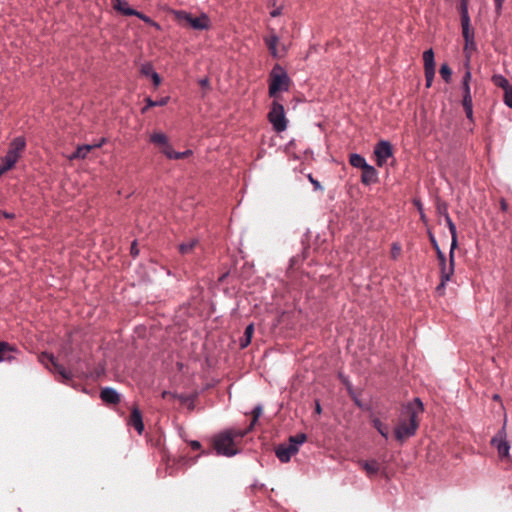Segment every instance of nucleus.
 Segmentation results:
<instances>
[{"mask_svg": "<svg viewBox=\"0 0 512 512\" xmlns=\"http://www.w3.org/2000/svg\"><path fill=\"white\" fill-rule=\"evenodd\" d=\"M423 411V403L419 398H415L405 406L399 423L394 431L395 438L398 441L403 442L405 439L415 435L419 427L420 415Z\"/></svg>", "mask_w": 512, "mask_h": 512, "instance_id": "f257e3e1", "label": "nucleus"}, {"mask_svg": "<svg viewBox=\"0 0 512 512\" xmlns=\"http://www.w3.org/2000/svg\"><path fill=\"white\" fill-rule=\"evenodd\" d=\"M174 19L183 27H190L194 30H208L211 27L210 18L202 13L194 17L191 13L184 10H174L172 12Z\"/></svg>", "mask_w": 512, "mask_h": 512, "instance_id": "f03ea898", "label": "nucleus"}, {"mask_svg": "<svg viewBox=\"0 0 512 512\" xmlns=\"http://www.w3.org/2000/svg\"><path fill=\"white\" fill-rule=\"evenodd\" d=\"M291 79L287 72L279 64L274 65L269 74V96L276 97L281 91H288Z\"/></svg>", "mask_w": 512, "mask_h": 512, "instance_id": "7ed1b4c3", "label": "nucleus"}, {"mask_svg": "<svg viewBox=\"0 0 512 512\" xmlns=\"http://www.w3.org/2000/svg\"><path fill=\"white\" fill-rule=\"evenodd\" d=\"M241 432L237 431H227L222 434H219L214 438V449L217 454L224 456H233L237 453V449L235 448V439L238 438L237 434ZM241 437H239L240 439Z\"/></svg>", "mask_w": 512, "mask_h": 512, "instance_id": "20e7f679", "label": "nucleus"}, {"mask_svg": "<svg viewBox=\"0 0 512 512\" xmlns=\"http://www.w3.org/2000/svg\"><path fill=\"white\" fill-rule=\"evenodd\" d=\"M39 361L45 365L49 370L58 374L59 380L63 383H68L71 380V374L59 363L56 362L52 354L43 352L39 355Z\"/></svg>", "mask_w": 512, "mask_h": 512, "instance_id": "39448f33", "label": "nucleus"}, {"mask_svg": "<svg viewBox=\"0 0 512 512\" xmlns=\"http://www.w3.org/2000/svg\"><path fill=\"white\" fill-rule=\"evenodd\" d=\"M268 119L273 125V128L277 132H282L287 128V119L285 117V111L282 104L274 101L271 109L268 113Z\"/></svg>", "mask_w": 512, "mask_h": 512, "instance_id": "423d86ee", "label": "nucleus"}, {"mask_svg": "<svg viewBox=\"0 0 512 512\" xmlns=\"http://www.w3.org/2000/svg\"><path fill=\"white\" fill-rule=\"evenodd\" d=\"M26 146L25 139L23 137L15 138L8 149L7 154L1 159L8 167L13 168L15 163L20 158Z\"/></svg>", "mask_w": 512, "mask_h": 512, "instance_id": "0eeeda50", "label": "nucleus"}, {"mask_svg": "<svg viewBox=\"0 0 512 512\" xmlns=\"http://www.w3.org/2000/svg\"><path fill=\"white\" fill-rule=\"evenodd\" d=\"M506 421L503 427L497 432V434L491 439V445L498 451V455L501 459H509L510 445L507 441L506 435Z\"/></svg>", "mask_w": 512, "mask_h": 512, "instance_id": "6e6552de", "label": "nucleus"}, {"mask_svg": "<svg viewBox=\"0 0 512 512\" xmlns=\"http://www.w3.org/2000/svg\"><path fill=\"white\" fill-rule=\"evenodd\" d=\"M264 42L274 58H281L286 54V46L280 44L279 37L275 34L273 29H270L269 34L264 37Z\"/></svg>", "mask_w": 512, "mask_h": 512, "instance_id": "1a4fd4ad", "label": "nucleus"}, {"mask_svg": "<svg viewBox=\"0 0 512 512\" xmlns=\"http://www.w3.org/2000/svg\"><path fill=\"white\" fill-rule=\"evenodd\" d=\"M392 155V146L388 141L382 140L376 144L374 148V156L379 167H382L387 162V159L392 157Z\"/></svg>", "mask_w": 512, "mask_h": 512, "instance_id": "9d476101", "label": "nucleus"}, {"mask_svg": "<svg viewBox=\"0 0 512 512\" xmlns=\"http://www.w3.org/2000/svg\"><path fill=\"white\" fill-rule=\"evenodd\" d=\"M440 266V274H441V282L437 287V290L444 288L447 281L451 279V276L454 274V250L450 249L449 252V265L446 264V258L443 262H439Z\"/></svg>", "mask_w": 512, "mask_h": 512, "instance_id": "9b49d317", "label": "nucleus"}, {"mask_svg": "<svg viewBox=\"0 0 512 512\" xmlns=\"http://www.w3.org/2000/svg\"><path fill=\"white\" fill-rule=\"evenodd\" d=\"M462 90V106L465 111L466 117L473 121V101L471 95L470 84L461 83Z\"/></svg>", "mask_w": 512, "mask_h": 512, "instance_id": "f8f14e48", "label": "nucleus"}, {"mask_svg": "<svg viewBox=\"0 0 512 512\" xmlns=\"http://www.w3.org/2000/svg\"><path fill=\"white\" fill-rule=\"evenodd\" d=\"M298 450L299 449L295 444H281L276 448L275 454L281 462L287 463L290 461L291 457L298 452Z\"/></svg>", "mask_w": 512, "mask_h": 512, "instance_id": "ddd939ff", "label": "nucleus"}, {"mask_svg": "<svg viewBox=\"0 0 512 512\" xmlns=\"http://www.w3.org/2000/svg\"><path fill=\"white\" fill-rule=\"evenodd\" d=\"M18 353L19 350L15 345L0 341V362H11L16 358L15 355Z\"/></svg>", "mask_w": 512, "mask_h": 512, "instance_id": "4468645a", "label": "nucleus"}, {"mask_svg": "<svg viewBox=\"0 0 512 512\" xmlns=\"http://www.w3.org/2000/svg\"><path fill=\"white\" fill-rule=\"evenodd\" d=\"M128 425L135 428L138 434H142L144 431V423L142 419V414L137 407H133L131 409V414L128 419Z\"/></svg>", "mask_w": 512, "mask_h": 512, "instance_id": "2eb2a0df", "label": "nucleus"}, {"mask_svg": "<svg viewBox=\"0 0 512 512\" xmlns=\"http://www.w3.org/2000/svg\"><path fill=\"white\" fill-rule=\"evenodd\" d=\"M150 142L158 147H160L161 152L166 155V151L168 148H172L169 144L168 137L162 132H155L150 136Z\"/></svg>", "mask_w": 512, "mask_h": 512, "instance_id": "dca6fc26", "label": "nucleus"}, {"mask_svg": "<svg viewBox=\"0 0 512 512\" xmlns=\"http://www.w3.org/2000/svg\"><path fill=\"white\" fill-rule=\"evenodd\" d=\"M100 398L106 404L116 405L120 402L119 393L115 389L110 388V387H105V388L101 389Z\"/></svg>", "mask_w": 512, "mask_h": 512, "instance_id": "f3484780", "label": "nucleus"}, {"mask_svg": "<svg viewBox=\"0 0 512 512\" xmlns=\"http://www.w3.org/2000/svg\"><path fill=\"white\" fill-rule=\"evenodd\" d=\"M361 182L364 185H371L378 182V172L377 170L371 166L367 165L364 169H362Z\"/></svg>", "mask_w": 512, "mask_h": 512, "instance_id": "a211bd4d", "label": "nucleus"}, {"mask_svg": "<svg viewBox=\"0 0 512 512\" xmlns=\"http://www.w3.org/2000/svg\"><path fill=\"white\" fill-rule=\"evenodd\" d=\"M361 468L366 472L367 476L373 477L378 474L380 470V464L376 460H367L359 462Z\"/></svg>", "mask_w": 512, "mask_h": 512, "instance_id": "6ab92c4d", "label": "nucleus"}, {"mask_svg": "<svg viewBox=\"0 0 512 512\" xmlns=\"http://www.w3.org/2000/svg\"><path fill=\"white\" fill-rule=\"evenodd\" d=\"M126 16H136L138 17L139 19H141L142 21H144L145 23L151 25L152 27H154L155 29L157 30H160L161 29V26L155 22L154 20H152L150 17H148L147 15L137 11V10H126Z\"/></svg>", "mask_w": 512, "mask_h": 512, "instance_id": "aec40b11", "label": "nucleus"}, {"mask_svg": "<svg viewBox=\"0 0 512 512\" xmlns=\"http://www.w3.org/2000/svg\"><path fill=\"white\" fill-rule=\"evenodd\" d=\"M262 412H263L262 407L260 405L256 406L253 409V411H252V421H251L250 426L246 430H244L243 432H239L237 434V436L238 437H244L247 433H249L253 429V427L256 424V422L258 421V419L261 416Z\"/></svg>", "mask_w": 512, "mask_h": 512, "instance_id": "412c9836", "label": "nucleus"}, {"mask_svg": "<svg viewBox=\"0 0 512 512\" xmlns=\"http://www.w3.org/2000/svg\"><path fill=\"white\" fill-rule=\"evenodd\" d=\"M445 219V222L449 228V231L451 233V238H452V242H451V250H455L456 247H457V230H456V226L455 224L453 223L451 217L449 215H446V217L444 218Z\"/></svg>", "mask_w": 512, "mask_h": 512, "instance_id": "4be33fe9", "label": "nucleus"}, {"mask_svg": "<svg viewBox=\"0 0 512 512\" xmlns=\"http://www.w3.org/2000/svg\"><path fill=\"white\" fill-rule=\"evenodd\" d=\"M199 241L197 239H190L187 242H183L179 245V252L182 255H188L198 246Z\"/></svg>", "mask_w": 512, "mask_h": 512, "instance_id": "5701e85b", "label": "nucleus"}, {"mask_svg": "<svg viewBox=\"0 0 512 512\" xmlns=\"http://www.w3.org/2000/svg\"><path fill=\"white\" fill-rule=\"evenodd\" d=\"M101 144L98 145H83L77 148V150L71 156V159H84L87 154L95 147H100Z\"/></svg>", "mask_w": 512, "mask_h": 512, "instance_id": "b1692460", "label": "nucleus"}, {"mask_svg": "<svg viewBox=\"0 0 512 512\" xmlns=\"http://www.w3.org/2000/svg\"><path fill=\"white\" fill-rule=\"evenodd\" d=\"M371 423L373 427L383 436L386 440L389 437V427L388 425L381 422L378 418H372Z\"/></svg>", "mask_w": 512, "mask_h": 512, "instance_id": "393cba45", "label": "nucleus"}, {"mask_svg": "<svg viewBox=\"0 0 512 512\" xmlns=\"http://www.w3.org/2000/svg\"><path fill=\"white\" fill-rule=\"evenodd\" d=\"M424 70H435L434 52L428 49L423 53Z\"/></svg>", "mask_w": 512, "mask_h": 512, "instance_id": "a878e982", "label": "nucleus"}, {"mask_svg": "<svg viewBox=\"0 0 512 512\" xmlns=\"http://www.w3.org/2000/svg\"><path fill=\"white\" fill-rule=\"evenodd\" d=\"M254 334V325L249 324L244 331L243 337L240 339V347L246 348L250 343Z\"/></svg>", "mask_w": 512, "mask_h": 512, "instance_id": "bb28decb", "label": "nucleus"}, {"mask_svg": "<svg viewBox=\"0 0 512 512\" xmlns=\"http://www.w3.org/2000/svg\"><path fill=\"white\" fill-rule=\"evenodd\" d=\"M491 81L495 86L503 89V91L512 87V85L509 83V81L504 76H502L500 74L493 75L491 78Z\"/></svg>", "mask_w": 512, "mask_h": 512, "instance_id": "cd10ccee", "label": "nucleus"}, {"mask_svg": "<svg viewBox=\"0 0 512 512\" xmlns=\"http://www.w3.org/2000/svg\"><path fill=\"white\" fill-rule=\"evenodd\" d=\"M349 163L351 166L355 168L364 169L367 166V162L363 156L360 154L353 153L349 156Z\"/></svg>", "mask_w": 512, "mask_h": 512, "instance_id": "c85d7f7f", "label": "nucleus"}, {"mask_svg": "<svg viewBox=\"0 0 512 512\" xmlns=\"http://www.w3.org/2000/svg\"><path fill=\"white\" fill-rule=\"evenodd\" d=\"M461 27L465 42H471V40H474V30L471 28L470 21L461 22Z\"/></svg>", "mask_w": 512, "mask_h": 512, "instance_id": "c756f323", "label": "nucleus"}, {"mask_svg": "<svg viewBox=\"0 0 512 512\" xmlns=\"http://www.w3.org/2000/svg\"><path fill=\"white\" fill-rule=\"evenodd\" d=\"M191 154V150H186L184 152H176L173 150V148H168L166 151V157L169 159H184L189 157Z\"/></svg>", "mask_w": 512, "mask_h": 512, "instance_id": "7c9ffc66", "label": "nucleus"}, {"mask_svg": "<svg viewBox=\"0 0 512 512\" xmlns=\"http://www.w3.org/2000/svg\"><path fill=\"white\" fill-rule=\"evenodd\" d=\"M112 7L123 15H126V10H134L129 7L128 2L123 0H111Z\"/></svg>", "mask_w": 512, "mask_h": 512, "instance_id": "2f4dec72", "label": "nucleus"}, {"mask_svg": "<svg viewBox=\"0 0 512 512\" xmlns=\"http://www.w3.org/2000/svg\"><path fill=\"white\" fill-rule=\"evenodd\" d=\"M168 101H169V97H163V98H161V99H160V100H158V101H153L152 99L147 98V99H146V103H147V104H146V106L143 108V110H142V111H143V112H146V110H147L148 108H151V107H154V106H164V105H166V104L168 103Z\"/></svg>", "mask_w": 512, "mask_h": 512, "instance_id": "473e14b6", "label": "nucleus"}, {"mask_svg": "<svg viewBox=\"0 0 512 512\" xmlns=\"http://www.w3.org/2000/svg\"><path fill=\"white\" fill-rule=\"evenodd\" d=\"M439 73L446 83H449L451 81L452 70L447 64L441 65Z\"/></svg>", "mask_w": 512, "mask_h": 512, "instance_id": "72a5a7b5", "label": "nucleus"}, {"mask_svg": "<svg viewBox=\"0 0 512 512\" xmlns=\"http://www.w3.org/2000/svg\"><path fill=\"white\" fill-rule=\"evenodd\" d=\"M459 12L461 16V22L470 21L469 13H468V3L459 4Z\"/></svg>", "mask_w": 512, "mask_h": 512, "instance_id": "f704fd0d", "label": "nucleus"}, {"mask_svg": "<svg viewBox=\"0 0 512 512\" xmlns=\"http://www.w3.org/2000/svg\"><path fill=\"white\" fill-rule=\"evenodd\" d=\"M307 440V436L304 433L297 434L295 436H291L289 438L290 444H295L298 447L300 444H303Z\"/></svg>", "mask_w": 512, "mask_h": 512, "instance_id": "c9c22d12", "label": "nucleus"}, {"mask_svg": "<svg viewBox=\"0 0 512 512\" xmlns=\"http://www.w3.org/2000/svg\"><path fill=\"white\" fill-rule=\"evenodd\" d=\"M430 239H431V243L433 245V248L435 249V252L437 254L438 261L439 262H443L444 259L446 258L444 253L440 250V248H439L435 238L433 236H431Z\"/></svg>", "mask_w": 512, "mask_h": 512, "instance_id": "e433bc0d", "label": "nucleus"}, {"mask_svg": "<svg viewBox=\"0 0 512 512\" xmlns=\"http://www.w3.org/2000/svg\"><path fill=\"white\" fill-rule=\"evenodd\" d=\"M437 212H438V214L442 215L444 218L446 217V215H449L447 204L445 202L438 201L437 202Z\"/></svg>", "mask_w": 512, "mask_h": 512, "instance_id": "4c0bfd02", "label": "nucleus"}, {"mask_svg": "<svg viewBox=\"0 0 512 512\" xmlns=\"http://www.w3.org/2000/svg\"><path fill=\"white\" fill-rule=\"evenodd\" d=\"M175 399H178L182 404H188L189 403L190 408H193V402H194L193 397L188 396V395H178V394H176V398Z\"/></svg>", "mask_w": 512, "mask_h": 512, "instance_id": "58836bf2", "label": "nucleus"}, {"mask_svg": "<svg viewBox=\"0 0 512 512\" xmlns=\"http://www.w3.org/2000/svg\"><path fill=\"white\" fill-rule=\"evenodd\" d=\"M465 66H466V70H465V72L463 74L461 83L470 84L471 80H472V74H471V71H470V67H469V62L468 61H467Z\"/></svg>", "mask_w": 512, "mask_h": 512, "instance_id": "ea45409f", "label": "nucleus"}, {"mask_svg": "<svg viewBox=\"0 0 512 512\" xmlns=\"http://www.w3.org/2000/svg\"><path fill=\"white\" fill-rule=\"evenodd\" d=\"M425 73V79H426V87H431L434 77H435V70H424Z\"/></svg>", "mask_w": 512, "mask_h": 512, "instance_id": "a19ab883", "label": "nucleus"}, {"mask_svg": "<svg viewBox=\"0 0 512 512\" xmlns=\"http://www.w3.org/2000/svg\"><path fill=\"white\" fill-rule=\"evenodd\" d=\"M504 103L512 108V87L504 91Z\"/></svg>", "mask_w": 512, "mask_h": 512, "instance_id": "79ce46f5", "label": "nucleus"}, {"mask_svg": "<svg viewBox=\"0 0 512 512\" xmlns=\"http://www.w3.org/2000/svg\"><path fill=\"white\" fill-rule=\"evenodd\" d=\"M401 254V246L398 243H393L391 247V258L397 259Z\"/></svg>", "mask_w": 512, "mask_h": 512, "instance_id": "37998d69", "label": "nucleus"}, {"mask_svg": "<svg viewBox=\"0 0 512 512\" xmlns=\"http://www.w3.org/2000/svg\"><path fill=\"white\" fill-rule=\"evenodd\" d=\"M476 49V46H475V42L474 40H471V42H465V45H464V52L466 53L467 55V58H468V62H469V53L473 50Z\"/></svg>", "mask_w": 512, "mask_h": 512, "instance_id": "c03bdc74", "label": "nucleus"}, {"mask_svg": "<svg viewBox=\"0 0 512 512\" xmlns=\"http://www.w3.org/2000/svg\"><path fill=\"white\" fill-rule=\"evenodd\" d=\"M141 72H142V74L151 77V72H154V71H153V68H152V66L150 64H146V65L142 66Z\"/></svg>", "mask_w": 512, "mask_h": 512, "instance_id": "a18cd8bd", "label": "nucleus"}, {"mask_svg": "<svg viewBox=\"0 0 512 512\" xmlns=\"http://www.w3.org/2000/svg\"><path fill=\"white\" fill-rule=\"evenodd\" d=\"M151 79H152V81H153V84H154L156 87L160 85V83H161V78H160V76H159V74H158V73H156V72H151Z\"/></svg>", "mask_w": 512, "mask_h": 512, "instance_id": "49530a36", "label": "nucleus"}, {"mask_svg": "<svg viewBox=\"0 0 512 512\" xmlns=\"http://www.w3.org/2000/svg\"><path fill=\"white\" fill-rule=\"evenodd\" d=\"M504 1L505 0H494L495 10L497 14L501 13Z\"/></svg>", "mask_w": 512, "mask_h": 512, "instance_id": "de8ad7c7", "label": "nucleus"}, {"mask_svg": "<svg viewBox=\"0 0 512 512\" xmlns=\"http://www.w3.org/2000/svg\"><path fill=\"white\" fill-rule=\"evenodd\" d=\"M309 180L313 184L315 190H323L319 181L315 180L311 175H309Z\"/></svg>", "mask_w": 512, "mask_h": 512, "instance_id": "09e8293b", "label": "nucleus"}, {"mask_svg": "<svg viewBox=\"0 0 512 512\" xmlns=\"http://www.w3.org/2000/svg\"><path fill=\"white\" fill-rule=\"evenodd\" d=\"M10 169H12L11 167H8L5 163H3L1 161V164H0V177L6 173L7 171H9Z\"/></svg>", "mask_w": 512, "mask_h": 512, "instance_id": "8fccbe9b", "label": "nucleus"}, {"mask_svg": "<svg viewBox=\"0 0 512 512\" xmlns=\"http://www.w3.org/2000/svg\"><path fill=\"white\" fill-rule=\"evenodd\" d=\"M162 398H164V399H171V398L175 399L176 398V394L172 393V392H169V391H163Z\"/></svg>", "mask_w": 512, "mask_h": 512, "instance_id": "3c124183", "label": "nucleus"}, {"mask_svg": "<svg viewBox=\"0 0 512 512\" xmlns=\"http://www.w3.org/2000/svg\"><path fill=\"white\" fill-rule=\"evenodd\" d=\"M190 446L193 450H199L201 448L200 442L196 440L191 441Z\"/></svg>", "mask_w": 512, "mask_h": 512, "instance_id": "603ef678", "label": "nucleus"}, {"mask_svg": "<svg viewBox=\"0 0 512 512\" xmlns=\"http://www.w3.org/2000/svg\"><path fill=\"white\" fill-rule=\"evenodd\" d=\"M271 17H277L281 15V7L275 8L270 12Z\"/></svg>", "mask_w": 512, "mask_h": 512, "instance_id": "864d4df0", "label": "nucleus"}, {"mask_svg": "<svg viewBox=\"0 0 512 512\" xmlns=\"http://www.w3.org/2000/svg\"><path fill=\"white\" fill-rule=\"evenodd\" d=\"M139 251L138 249L136 248V242H133L131 244V254L136 257L138 255Z\"/></svg>", "mask_w": 512, "mask_h": 512, "instance_id": "5fc2aeb1", "label": "nucleus"}, {"mask_svg": "<svg viewBox=\"0 0 512 512\" xmlns=\"http://www.w3.org/2000/svg\"><path fill=\"white\" fill-rule=\"evenodd\" d=\"M199 84L201 87L205 88V87H208L209 85V80L207 78H203L199 81Z\"/></svg>", "mask_w": 512, "mask_h": 512, "instance_id": "6e6d98bb", "label": "nucleus"}, {"mask_svg": "<svg viewBox=\"0 0 512 512\" xmlns=\"http://www.w3.org/2000/svg\"><path fill=\"white\" fill-rule=\"evenodd\" d=\"M1 215H3L7 219H13L15 217V215L13 213H8V212H2Z\"/></svg>", "mask_w": 512, "mask_h": 512, "instance_id": "4d7b16f0", "label": "nucleus"}, {"mask_svg": "<svg viewBox=\"0 0 512 512\" xmlns=\"http://www.w3.org/2000/svg\"><path fill=\"white\" fill-rule=\"evenodd\" d=\"M321 411H322V409H321V406H320L319 402H316L315 412H316L317 414H320V413H321Z\"/></svg>", "mask_w": 512, "mask_h": 512, "instance_id": "13d9d810", "label": "nucleus"}, {"mask_svg": "<svg viewBox=\"0 0 512 512\" xmlns=\"http://www.w3.org/2000/svg\"><path fill=\"white\" fill-rule=\"evenodd\" d=\"M501 209L505 211L507 209V203L504 200H501Z\"/></svg>", "mask_w": 512, "mask_h": 512, "instance_id": "bf43d9fd", "label": "nucleus"}, {"mask_svg": "<svg viewBox=\"0 0 512 512\" xmlns=\"http://www.w3.org/2000/svg\"><path fill=\"white\" fill-rule=\"evenodd\" d=\"M469 0H460L461 3H468Z\"/></svg>", "mask_w": 512, "mask_h": 512, "instance_id": "052dcab7", "label": "nucleus"}, {"mask_svg": "<svg viewBox=\"0 0 512 512\" xmlns=\"http://www.w3.org/2000/svg\"><path fill=\"white\" fill-rule=\"evenodd\" d=\"M272 5L275 6L276 5V0H273L272 1Z\"/></svg>", "mask_w": 512, "mask_h": 512, "instance_id": "680f3d73", "label": "nucleus"}, {"mask_svg": "<svg viewBox=\"0 0 512 512\" xmlns=\"http://www.w3.org/2000/svg\"><path fill=\"white\" fill-rule=\"evenodd\" d=\"M2 213V211H0V214Z\"/></svg>", "mask_w": 512, "mask_h": 512, "instance_id": "e2e57ef3", "label": "nucleus"}]
</instances>
